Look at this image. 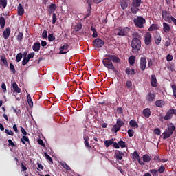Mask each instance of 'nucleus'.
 Wrapping results in <instances>:
<instances>
[{
	"mask_svg": "<svg viewBox=\"0 0 176 176\" xmlns=\"http://www.w3.org/2000/svg\"><path fill=\"white\" fill-rule=\"evenodd\" d=\"M1 88H2V90H3V93H6V91H7V90H6V84L2 83Z\"/></svg>",
	"mask_w": 176,
	"mask_h": 176,
	"instance_id": "obj_64",
	"label": "nucleus"
},
{
	"mask_svg": "<svg viewBox=\"0 0 176 176\" xmlns=\"http://www.w3.org/2000/svg\"><path fill=\"white\" fill-rule=\"evenodd\" d=\"M173 58H174V57L173 56V55H170V54H168L166 56L167 61H173Z\"/></svg>",
	"mask_w": 176,
	"mask_h": 176,
	"instance_id": "obj_63",
	"label": "nucleus"
},
{
	"mask_svg": "<svg viewBox=\"0 0 176 176\" xmlns=\"http://www.w3.org/2000/svg\"><path fill=\"white\" fill-rule=\"evenodd\" d=\"M49 8L50 10H56L57 9V6H56V4H51Z\"/></svg>",
	"mask_w": 176,
	"mask_h": 176,
	"instance_id": "obj_61",
	"label": "nucleus"
},
{
	"mask_svg": "<svg viewBox=\"0 0 176 176\" xmlns=\"http://www.w3.org/2000/svg\"><path fill=\"white\" fill-rule=\"evenodd\" d=\"M133 53H138L141 50V40L133 38L131 43Z\"/></svg>",
	"mask_w": 176,
	"mask_h": 176,
	"instance_id": "obj_1",
	"label": "nucleus"
},
{
	"mask_svg": "<svg viewBox=\"0 0 176 176\" xmlns=\"http://www.w3.org/2000/svg\"><path fill=\"white\" fill-rule=\"evenodd\" d=\"M156 98V94L152 92H149L146 96V100L148 102H153Z\"/></svg>",
	"mask_w": 176,
	"mask_h": 176,
	"instance_id": "obj_10",
	"label": "nucleus"
},
{
	"mask_svg": "<svg viewBox=\"0 0 176 176\" xmlns=\"http://www.w3.org/2000/svg\"><path fill=\"white\" fill-rule=\"evenodd\" d=\"M42 36L44 39H46L47 38V31L46 30H44L42 33Z\"/></svg>",
	"mask_w": 176,
	"mask_h": 176,
	"instance_id": "obj_60",
	"label": "nucleus"
},
{
	"mask_svg": "<svg viewBox=\"0 0 176 176\" xmlns=\"http://www.w3.org/2000/svg\"><path fill=\"white\" fill-rule=\"evenodd\" d=\"M128 135H129V137H130L131 138V137H133V135H134V130L129 129L128 130Z\"/></svg>",
	"mask_w": 176,
	"mask_h": 176,
	"instance_id": "obj_58",
	"label": "nucleus"
},
{
	"mask_svg": "<svg viewBox=\"0 0 176 176\" xmlns=\"http://www.w3.org/2000/svg\"><path fill=\"white\" fill-rule=\"evenodd\" d=\"M60 166H62L65 170H71V167H69L65 162H60Z\"/></svg>",
	"mask_w": 176,
	"mask_h": 176,
	"instance_id": "obj_37",
	"label": "nucleus"
},
{
	"mask_svg": "<svg viewBox=\"0 0 176 176\" xmlns=\"http://www.w3.org/2000/svg\"><path fill=\"white\" fill-rule=\"evenodd\" d=\"M56 21H57V16L56 15V13H54L52 14V24H56Z\"/></svg>",
	"mask_w": 176,
	"mask_h": 176,
	"instance_id": "obj_57",
	"label": "nucleus"
},
{
	"mask_svg": "<svg viewBox=\"0 0 176 176\" xmlns=\"http://www.w3.org/2000/svg\"><path fill=\"white\" fill-rule=\"evenodd\" d=\"M83 138H84V144H85V146L87 148H91V146L90 145V144H89V136L85 135L83 136Z\"/></svg>",
	"mask_w": 176,
	"mask_h": 176,
	"instance_id": "obj_26",
	"label": "nucleus"
},
{
	"mask_svg": "<svg viewBox=\"0 0 176 176\" xmlns=\"http://www.w3.org/2000/svg\"><path fill=\"white\" fill-rule=\"evenodd\" d=\"M146 58L141 57L140 60V68L142 71L146 69Z\"/></svg>",
	"mask_w": 176,
	"mask_h": 176,
	"instance_id": "obj_9",
	"label": "nucleus"
},
{
	"mask_svg": "<svg viewBox=\"0 0 176 176\" xmlns=\"http://www.w3.org/2000/svg\"><path fill=\"white\" fill-rule=\"evenodd\" d=\"M21 141L22 144H25V142H28L30 145V139L28 138V136L23 135L22 138L21 139Z\"/></svg>",
	"mask_w": 176,
	"mask_h": 176,
	"instance_id": "obj_35",
	"label": "nucleus"
},
{
	"mask_svg": "<svg viewBox=\"0 0 176 176\" xmlns=\"http://www.w3.org/2000/svg\"><path fill=\"white\" fill-rule=\"evenodd\" d=\"M8 146H12V148H16V144L10 139L8 140Z\"/></svg>",
	"mask_w": 176,
	"mask_h": 176,
	"instance_id": "obj_55",
	"label": "nucleus"
},
{
	"mask_svg": "<svg viewBox=\"0 0 176 176\" xmlns=\"http://www.w3.org/2000/svg\"><path fill=\"white\" fill-rule=\"evenodd\" d=\"M116 35L118 36H126L129 35V32H130V28L126 27L124 28H122L121 27L118 28L116 30Z\"/></svg>",
	"mask_w": 176,
	"mask_h": 176,
	"instance_id": "obj_5",
	"label": "nucleus"
},
{
	"mask_svg": "<svg viewBox=\"0 0 176 176\" xmlns=\"http://www.w3.org/2000/svg\"><path fill=\"white\" fill-rule=\"evenodd\" d=\"M92 45L95 49H100V47H102V45H104V41L101 40L100 38H96L93 41Z\"/></svg>",
	"mask_w": 176,
	"mask_h": 176,
	"instance_id": "obj_7",
	"label": "nucleus"
},
{
	"mask_svg": "<svg viewBox=\"0 0 176 176\" xmlns=\"http://www.w3.org/2000/svg\"><path fill=\"white\" fill-rule=\"evenodd\" d=\"M151 85L152 87H157V79L155 74L151 75Z\"/></svg>",
	"mask_w": 176,
	"mask_h": 176,
	"instance_id": "obj_14",
	"label": "nucleus"
},
{
	"mask_svg": "<svg viewBox=\"0 0 176 176\" xmlns=\"http://www.w3.org/2000/svg\"><path fill=\"white\" fill-rule=\"evenodd\" d=\"M128 61L129 63V64L131 65H134V64H135V56H131L129 59H128Z\"/></svg>",
	"mask_w": 176,
	"mask_h": 176,
	"instance_id": "obj_33",
	"label": "nucleus"
},
{
	"mask_svg": "<svg viewBox=\"0 0 176 176\" xmlns=\"http://www.w3.org/2000/svg\"><path fill=\"white\" fill-rule=\"evenodd\" d=\"M118 145L120 146L121 148H126V142H124L123 140L119 141Z\"/></svg>",
	"mask_w": 176,
	"mask_h": 176,
	"instance_id": "obj_54",
	"label": "nucleus"
},
{
	"mask_svg": "<svg viewBox=\"0 0 176 176\" xmlns=\"http://www.w3.org/2000/svg\"><path fill=\"white\" fill-rule=\"evenodd\" d=\"M173 115H176V109H170L164 117V120H170L173 118Z\"/></svg>",
	"mask_w": 176,
	"mask_h": 176,
	"instance_id": "obj_8",
	"label": "nucleus"
},
{
	"mask_svg": "<svg viewBox=\"0 0 176 176\" xmlns=\"http://www.w3.org/2000/svg\"><path fill=\"white\" fill-rule=\"evenodd\" d=\"M47 160H48L50 164H53V160H52V157H50V155H49V154H47V153H44Z\"/></svg>",
	"mask_w": 176,
	"mask_h": 176,
	"instance_id": "obj_41",
	"label": "nucleus"
},
{
	"mask_svg": "<svg viewBox=\"0 0 176 176\" xmlns=\"http://www.w3.org/2000/svg\"><path fill=\"white\" fill-rule=\"evenodd\" d=\"M152 157L148 154H145L143 155V162H144V163H149Z\"/></svg>",
	"mask_w": 176,
	"mask_h": 176,
	"instance_id": "obj_31",
	"label": "nucleus"
},
{
	"mask_svg": "<svg viewBox=\"0 0 176 176\" xmlns=\"http://www.w3.org/2000/svg\"><path fill=\"white\" fill-rule=\"evenodd\" d=\"M175 131V126L172 125L169 127H168L167 129L165 130V131L162 133L163 135V140H167V138H170L171 135H173V133Z\"/></svg>",
	"mask_w": 176,
	"mask_h": 176,
	"instance_id": "obj_3",
	"label": "nucleus"
},
{
	"mask_svg": "<svg viewBox=\"0 0 176 176\" xmlns=\"http://www.w3.org/2000/svg\"><path fill=\"white\" fill-rule=\"evenodd\" d=\"M133 23L138 28H144V24L146 23V21L144 17L138 16L136 19H133Z\"/></svg>",
	"mask_w": 176,
	"mask_h": 176,
	"instance_id": "obj_4",
	"label": "nucleus"
},
{
	"mask_svg": "<svg viewBox=\"0 0 176 176\" xmlns=\"http://www.w3.org/2000/svg\"><path fill=\"white\" fill-rule=\"evenodd\" d=\"M107 57H109L111 61H113V63H120V58H119V57L115 56V55H111V54H108L106 55Z\"/></svg>",
	"mask_w": 176,
	"mask_h": 176,
	"instance_id": "obj_15",
	"label": "nucleus"
},
{
	"mask_svg": "<svg viewBox=\"0 0 176 176\" xmlns=\"http://www.w3.org/2000/svg\"><path fill=\"white\" fill-rule=\"evenodd\" d=\"M150 173L152 174L153 176H159V172L156 169L150 170Z\"/></svg>",
	"mask_w": 176,
	"mask_h": 176,
	"instance_id": "obj_47",
	"label": "nucleus"
},
{
	"mask_svg": "<svg viewBox=\"0 0 176 176\" xmlns=\"http://www.w3.org/2000/svg\"><path fill=\"white\" fill-rule=\"evenodd\" d=\"M5 133L6 134H8V135H12V136L14 135V133L12 130L6 129Z\"/></svg>",
	"mask_w": 176,
	"mask_h": 176,
	"instance_id": "obj_51",
	"label": "nucleus"
},
{
	"mask_svg": "<svg viewBox=\"0 0 176 176\" xmlns=\"http://www.w3.org/2000/svg\"><path fill=\"white\" fill-rule=\"evenodd\" d=\"M123 156H124V153H123L119 150H117L116 151L115 157H116V160H118V161L122 160L123 159Z\"/></svg>",
	"mask_w": 176,
	"mask_h": 176,
	"instance_id": "obj_12",
	"label": "nucleus"
},
{
	"mask_svg": "<svg viewBox=\"0 0 176 176\" xmlns=\"http://www.w3.org/2000/svg\"><path fill=\"white\" fill-rule=\"evenodd\" d=\"M133 159L134 160H138L140 159V154H138V152L134 151L133 153L132 154Z\"/></svg>",
	"mask_w": 176,
	"mask_h": 176,
	"instance_id": "obj_43",
	"label": "nucleus"
},
{
	"mask_svg": "<svg viewBox=\"0 0 176 176\" xmlns=\"http://www.w3.org/2000/svg\"><path fill=\"white\" fill-rule=\"evenodd\" d=\"M113 141H115L113 140V138L110 139L109 140H105L104 145H105L106 148H109V146H111V145H113Z\"/></svg>",
	"mask_w": 176,
	"mask_h": 176,
	"instance_id": "obj_29",
	"label": "nucleus"
},
{
	"mask_svg": "<svg viewBox=\"0 0 176 176\" xmlns=\"http://www.w3.org/2000/svg\"><path fill=\"white\" fill-rule=\"evenodd\" d=\"M3 36L5 39H8L10 36V28H6V30L3 32Z\"/></svg>",
	"mask_w": 176,
	"mask_h": 176,
	"instance_id": "obj_19",
	"label": "nucleus"
},
{
	"mask_svg": "<svg viewBox=\"0 0 176 176\" xmlns=\"http://www.w3.org/2000/svg\"><path fill=\"white\" fill-rule=\"evenodd\" d=\"M158 26L156 24H152L149 28H148V31H155V30H157Z\"/></svg>",
	"mask_w": 176,
	"mask_h": 176,
	"instance_id": "obj_46",
	"label": "nucleus"
},
{
	"mask_svg": "<svg viewBox=\"0 0 176 176\" xmlns=\"http://www.w3.org/2000/svg\"><path fill=\"white\" fill-rule=\"evenodd\" d=\"M143 115L144 118H150L151 117V109L146 108L143 110Z\"/></svg>",
	"mask_w": 176,
	"mask_h": 176,
	"instance_id": "obj_24",
	"label": "nucleus"
},
{
	"mask_svg": "<svg viewBox=\"0 0 176 176\" xmlns=\"http://www.w3.org/2000/svg\"><path fill=\"white\" fill-rule=\"evenodd\" d=\"M154 40H155V43L156 45H160L162 42V36H160V34H156L154 37Z\"/></svg>",
	"mask_w": 176,
	"mask_h": 176,
	"instance_id": "obj_27",
	"label": "nucleus"
},
{
	"mask_svg": "<svg viewBox=\"0 0 176 176\" xmlns=\"http://www.w3.org/2000/svg\"><path fill=\"white\" fill-rule=\"evenodd\" d=\"M120 3L123 10H126L129 7V0H120Z\"/></svg>",
	"mask_w": 176,
	"mask_h": 176,
	"instance_id": "obj_16",
	"label": "nucleus"
},
{
	"mask_svg": "<svg viewBox=\"0 0 176 176\" xmlns=\"http://www.w3.org/2000/svg\"><path fill=\"white\" fill-rule=\"evenodd\" d=\"M140 6L131 3V12L133 14H137L140 10Z\"/></svg>",
	"mask_w": 176,
	"mask_h": 176,
	"instance_id": "obj_17",
	"label": "nucleus"
},
{
	"mask_svg": "<svg viewBox=\"0 0 176 176\" xmlns=\"http://www.w3.org/2000/svg\"><path fill=\"white\" fill-rule=\"evenodd\" d=\"M102 63L104 67L107 68V69H111L113 72H116V69L115 68V66L113 65V63H112V60L109 57L107 56V58H104Z\"/></svg>",
	"mask_w": 176,
	"mask_h": 176,
	"instance_id": "obj_2",
	"label": "nucleus"
},
{
	"mask_svg": "<svg viewBox=\"0 0 176 176\" xmlns=\"http://www.w3.org/2000/svg\"><path fill=\"white\" fill-rule=\"evenodd\" d=\"M153 160L155 162H157V163H160L162 162V160L160 159V157H159V156H155Z\"/></svg>",
	"mask_w": 176,
	"mask_h": 176,
	"instance_id": "obj_62",
	"label": "nucleus"
},
{
	"mask_svg": "<svg viewBox=\"0 0 176 176\" xmlns=\"http://www.w3.org/2000/svg\"><path fill=\"white\" fill-rule=\"evenodd\" d=\"M158 174H163L164 171H166V167H164V165H161L158 170Z\"/></svg>",
	"mask_w": 176,
	"mask_h": 176,
	"instance_id": "obj_38",
	"label": "nucleus"
},
{
	"mask_svg": "<svg viewBox=\"0 0 176 176\" xmlns=\"http://www.w3.org/2000/svg\"><path fill=\"white\" fill-rule=\"evenodd\" d=\"M30 62V59L28 58H23L22 60V65H27Z\"/></svg>",
	"mask_w": 176,
	"mask_h": 176,
	"instance_id": "obj_53",
	"label": "nucleus"
},
{
	"mask_svg": "<svg viewBox=\"0 0 176 176\" xmlns=\"http://www.w3.org/2000/svg\"><path fill=\"white\" fill-rule=\"evenodd\" d=\"M132 36L133 38V39H140V38H141V34H140L138 32H134L132 34Z\"/></svg>",
	"mask_w": 176,
	"mask_h": 176,
	"instance_id": "obj_42",
	"label": "nucleus"
},
{
	"mask_svg": "<svg viewBox=\"0 0 176 176\" xmlns=\"http://www.w3.org/2000/svg\"><path fill=\"white\" fill-rule=\"evenodd\" d=\"M129 126H131V127H132L133 129H138V123H137L134 120H131V121H129Z\"/></svg>",
	"mask_w": 176,
	"mask_h": 176,
	"instance_id": "obj_30",
	"label": "nucleus"
},
{
	"mask_svg": "<svg viewBox=\"0 0 176 176\" xmlns=\"http://www.w3.org/2000/svg\"><path fill=\"white\" fill-rule=\"evenodd\" d=\"M87 3H88V9L87 12V13H91V2L88 0Z\"/></svg>",
	"mask_w": 176,
	"mask_h": 176,
	"instance_id": "obj_52",
	"label": "nucleus"
},
{
	"mask_svg": "<svg viewBox=\"0 0 176 176\" xmlns=\"http://www.w3.org/2000/svg\"><path fill=\"white\" fill-rule=\"evenodd\" d=\"M17 13H18V16L24 15V8H23V5H21V3H19L17 7Z\"/></svg>",
	"mask_w": 176,
	"mask_h": 176,
	"instance_id": "obj_18",
	"label": "nucleus"
},
{
	"mask_svg": "<svg viewBox=\"0 0 176 176\" xmlns=\"http://www.w3.org/2000/svg\"><path fill=\"white\" fill-rule=\"evenodd\" d=\"M32 49L34 52H38V50H41V43L39 42L34 43L32 46Z\"/></svg>",
	"mask_w": 176,
	"mask_h": 176,
	"instance_id": "obj_25",
	"label": "nucleus"
},
{
	"mask_svg": "<svg viewBox=\"0 0 176 176\" xmlns=\"http://www.w3.org/2000/svg\"><path fill=\"white\" fill-rule=\"evenodd\" d=\"M117 126L120 129V127H122V126H124V122L123 121H122V119L118 118L117 120Z\"/></svg>",
	"mask_w": 176,
	"mask_h": 176,
	"instance_id": "obj_39",
	"label": "nucleus"
},
{
	"mask_svg": "<svg viewBox=\"0 0 176 176\" xmlns=\"http://www.w3.org/2000/svg\"><path fill=\"white\" fill-rule=\"evenodd\" d=\"M171 88H172L173 91V96H174L175 98H176V85H173L171 86Z\"/></svg>",
	"mask_w": 176,
	"mask_h": 176,
	"instance_id": "obj_59",
	"label": "nucleus"
},
{
	"mask_svg": "<svg viewBox=\"0 0 176 176\" xmlns=\"http://www.w3.org/2000/svg\"><path fill=\"white\" fill-rule=\"evenodd\" d=\"M162 19H164V21H166V23H169V24L173 23V20H171V17H173V16H171V14H170L167 10H162Z\"/></svg>",
	"mask_w": 176,
	"mask_h": 176,
	"instance_id": "obj_6",
	"label": "nucleus"
},
{
	"mask_svg": "<svg viewBox=\"0 0 176 176\" xmlns=\"http://www.w3.org/2000/svg\"><path fill=\"white\" fill-rule=\"evenodd\" d=\"M10 69L12 74H16V68H14L13 63H10Z\"/></svg>",
	"mask_w": 176,
	"mask_h": 176,
	"instance_id": "obj_49",
	"label": "nucleus"
},
{
	"mask_svg": "<svg viewBox=\"0 0 176 176\" xmlns=\"http://www.w3.org/2000/svg\"><path fill=\"white\" fill-rule=\"evenodd\" d=\"M6 6H8V0H0V8L6 9Z\"/></svg>",
	"mask_w": 176,
	"mask_h": 176,
	"instance_id": "obj_32",
	"label": "nucleus"
},
{
	"mask_svg": "<svg viewBox=\"0 0 176 176\" xmlns=\"http://www.w3.org/2000/svg\"><path fill=\"white\" fill-rule=\"evenodd\" d=\"M0 58L2 63H3L4 65H8V59H6V56H1Z\"/></svg>",
	"mask_w": 176,
	"mask_h": 176,
	"instance_id": "obj_45",
	"label": "nucleus"
},
{
	"mask_svg": "<svg viewBox=\"0 0 176 176\" xmlns=\"http://www.w3.org/2000/svg\"><path fill=\"white\" fill-rule=\"evenodd\" d=\"M145 45H150L152 43V34L150 32H146L144 36Z\"/></svg>",
	"mask_w": 176,
	"mask_h": 176,
	"instance_id": "obj_11",
	"label": "nucleus"
},
{
	"mask_svg": "<svg viewBox=\"0 0 176 176\" xmlns=\"http://www.w3.org/2000/svg\"><path fill=\"white\" fill-rule=\"evenodd\" d=\"M170 24L164 22L163 23V31L165 32V34H167L168 32H170Z\"/></svg>",
	"mask_w": 176,
	"mask_h": 176,
	"instance_id": "obj_20",
	"label": "nucleus"
},
{
	"mask_svg": "<svg viewBox=\"0 0 176 176\" xmlns=\"http://www.w3.org/2000/svg\"><path fill=\"white\" fill-rule=\"evenodd\" d=\"M27 101L29 107L32 108L34 107V102H32V99L31 98V95H30V94H28Z\"/></svg>",
	"mask_w": 176,
	"mask_h": 176,
	"instance_id": "obj_28",
	"label": "nucleus"
},
{
	"mask_svg": "<svg viewBox=\"0 0 176 176\" xmlns=\"http://www.w3.org/2000/svg\"><path fill=\"white\" fill-rule=\"evenodd\" d=\"M56 39V37L53 35V34H50L48 35V41L50 42H53Z\"/></svg>",
	"mask_w": 176,
	"mask_h": 176,
	"instance_id": "obj_50",
	"label": "nucleus"
},
{
	"mask_svg": "<svg viewBox=\"0 0 176 176\" xmlns=\"http://www.w3.org/2000/svg\"><path fill=\"white\" fill-rule=\"evenodd\" d=\"M68 47H69V45L68 43H65L63 46L60 47V52L59 54H67V52H64V50H67Z\"/></svg>",
	"mask_w": 176,
	"mask_h": 176,
	"instance_id": "obj_13",
	"label": "nucleus"
},
{
	"mask_svg": "<svg viewBox=\"0 0 176 176\" xmlns=\"http://www.w3.org/2000/svg\"><path fill=\"white\" fill-rule=\"evenodd\" d=\"M155 105L159 108H163L166 105V102L162 100H158L155 102Z\"/></svg>",
	"mask_w": 176,
	"mask_h": 176,
	"instance_id": "obj_21",
	"label": "nucleus"
},
{
	"mask_svg": "<svg viewBox=\"0 0 176 176\" xmlns=\"http://www.w3.org/2000/svg\"><path fill=\"white\" fill-rule=\"evenodd\" d=\"M24 38V34L23 32H19L16 36V39L19 42H21Z\"/></svg>",
	"mask_w": 176,
	"mask_h": 176,
	"instance_id": "obj_36",
	"label": "nucleus"
},
{
	"mask_svg": "<svg viewBox=\"0 0 176 176\" xmlns=\"http://www.w3.org/2000/svg\"><path fill=\"white\" fill-rule=\"evenodd\" d=\"M125 87L129 91H131L133 90V82L130 80H127L125 82Z\"/></svg>",
	"mask_w": 176,
	"mask_h": 176,
	"instance_id": "obj_23",
	"label": "nucleus"
},
{
	"mask_svg": "<svg viewBox=\"0 0 176 176\" xmlns=\"http://www.w3.org/2000/svg\"><path fill=\"white\" fill-rule=\"evenodd\" d=\"M5 23H6V19L3 16H1L0 25L1 28H5Z\"/></svg>",
	"mask_w": 176,
	"mask_h": 176,
	"instance_id": "obj_34",
	"label": "nucleus"
},
{
	"mask_svg": "<svg viewBox=\"0 0 176 176\" xmlns=\"http://www.w3.org/2000/svg\"><path fill=\"white\" fill-rule=\"evenodd\" d=\"M21 58H23V54H21V53L17 54L16 57V63H20V61H21Z\"/></svg>",
	"mask_w": 176,
	"mask_h": 176,
	"instance_id": "obj_44",
	"label": "nucleus"
},
{
	"mask_svg": "<svg viewBox=\"0 0 176 176\" xmlns=\"http://www.w3.org/2000/svg\"><path fill=\"white\" fill-rule=\"evenodd\" d=\"M132 5H135L137 6H141V3H142V0H133Z\"/></svg>",
	"mask_w": 176,
	"mask_h": 176,
	"instance_id": "obj_40",
	"label": "nucleus"
},
{
	"mask_svg": "<svg viewBox=\"0 0 176 176\" xmlns=\"http://www.w3.org/2000/svg\"><path fill=\"white\" fill-rule=\"evenodd\" d=\"M154 133L157 135H160L162 134V131H160V129L157 128L154 129Z\"/></svg>",
	"mask_w": 176,
	"mask_h": 176,
	"instance_id": "obj_56",
	"label": "nucleus"
},
{
	"mask_svg": "<svg viewBox=\"0 0 176 176\" xmlns=\"http://www.w3.org/2000/svg\"><path fill=\"white\" fill-rule=\"evenodd\" d=\"M12 88L14 89V91H15V93H21V89L19 87L17 82H14L12 83Z\"/></svg>",
	"mask_w": 176,
	"mask_h": 176,
	"instance_id": "obj_22",
	"label": "nucleus"
},
{
	"mask_svg": "<svg viewBox=\"0 0 176 176\" xmlns=\"http://www.w3.org/2000/svg\"><path fill=\"white\" fill-rule=\"evenodd\" d=\"M120 130V128L117 125H113V127L111 129V131H114V133H118Z\"/></svg>",
	"mask_w": 176,
	"mask_h": 176,
	"instance_id": "obj_48",
	"label": "nucleus"
}]
</instances>
